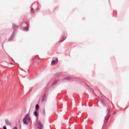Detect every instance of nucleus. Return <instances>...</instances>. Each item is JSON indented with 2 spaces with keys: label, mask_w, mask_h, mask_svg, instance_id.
Segmentation results:
<instances>
[{
  "label": "nucleus",
  "mask_w": 129,
  "mask_h": 129,
  "mask_svg": "<svg viewBox=\"0 0 129 129\" xmlns=\"http://www.w3.org/2000/svg\"><path fill=\"white\" fill-rule=\"evenodd\" d=\"M24 30H25V31H28V27H25V28H24Z\"/></svg>",
  "instance_id": "obj_11"
},
{
  "label": "nucleus",
  "mask_w": 129,
  "mask_h": 129,
  "mask_svg": "<svg viewBox=\"0 0 129 129\" xmlns=\"http://www.w3.org/2000/svg\"><path fill=\"white\" fill-rule=\"evenodd\" d=\"M5 122L7 125H11V122L9 120L6 119Z\"/></svg>",
  "instance_id": "obj_5"
},
{
  "label": "nucleus",
  "mask_w": 129,
  "mask_h": 129,
  "mask_svg": "<svg viewBox=\"0 0 129 129\" xmlns=\"http://www.w3.org/2000/svg\"><path fill=\"white\" fill-rule=\"evenodd\" d=\"M115 113H116V112L114 111L113 113V114H115Z\"/></svg>",
  "instance_id": "obj_13"
},
{
  "label": "nucleus",
  "mask_w": 129,
  "mask_h": 129,
  "mask_svg": "<svg viewBox=\"0 0 129 129\" xmlns=\"http://www.w3.org/2000/svg\"><path fill=\"white\" fill-rule=\"evenodd\" d=\"M47 99V98L46 97V95H44L42 97V101L44 102V101H46Z\"/></svg>",
  "instance_id": "obj_6"
},
{
  "label": "nucleus",
  "mask_w": 129,
  "mask_h": 129,
  "mask_svg": "<svg viewBox=\"0 0 129 129\" xmlns=\"http://www.w3.org/2000/svg\"><path fill=\"white\" fill-rule=\"evenodd\" d=\"M56 63H58V59H56V60H52V61H51V64H52V65H56Z\"/></svg>",
  "instance_id": "obj_4"
},
{
  "label": "nucleus",
  "mask_w": 129,
  "mask_h": 129,
  "mask_svg": "<svg viewBox=\"0 0 129 129\" xmlns=\"http://www.w3.org/2000/svg\"><path fill=\"white\" fill-rule=\"evenodd\" d=\"M13 129H18L17 127H15Z\"/></svg>",
  "instance_id": "obj_15"
},
{
  "label": "nucleus",
  "mask_w": 129,
  "mask_h": 129,
  "mask_svg": "<svg viewBox=\"0 0 129 129\" xmlns=\"http://www.w3.org/2000/svg\"><path fill=\"white\" fill-rule=\"evenodd\" d=\"M38 127L39 129H43L44 127V126H43V124H42V122H41V121H38Z\"/></svg>",
  "instance_id": "obj_3"
},
{
  "label": "nucleus",
  "mask_w": 129,
  "mask_h": 129,
  "mask_svg": "<svg viewBox=\"0 0 129 129\" xmlns=\"http://www.w3.org/2000/svg\"><path fill=\"white\" fill-rule=\"evenodd\" d=\"M109 112H110V109H109V112L108 113L107 116L106 117L105 122H107L108 121V119H109V117H110V115H109Z\"/></svg>",
  "instance_id": "obj_2"
},
{
  "label": "nucleus",
  "mask_w": 129,
  "mask_h": 129,
  "mask_svg": "<svg viewBox=\"0 0 129 129\" xmlns=\"http://www.w3.org/2000/svg\"><path fill=\"white\" fill-rule=\"evenodd\" d=\"M31 118H30V115L29 114H26L24 116V118H23V122L25 124H28L30 122V120Z\"/></svg>",
  "instance_id": "obj_1"
},
{
  "label": "nucleus",
  "mask_w": 129,
  "mask_h": 129,
  "mask_svg": "<svg viewBox=\"0 0 129 129\" xmlns=\"http://www.w3.org/2000/svg\"><path fill=\"white\" fill-rule=\"evenodd\" d=\"M13 28H14V29H17V28H18V26L17 25H13Z\"/></svg>",
  "instance_id": "obj_8"
},
{
  "label": "nucleus",
  "mask_w": 129,
  "mask_h": 129,
  "mask_svg": "<svg viewBox=\"0 0 129 129\" xmlns=\"http://www.w3.org/2000/svg\"><path fill=\"white\" fill-rule=\"evenodd\" d=\"M36 110H38V109H39V105L38 104L36 105Z\"/></svg>",
  "instance_id": "obj_7"
},
{
  "label": "nucleus",
  "mask_w": 129,
  "mask_h": 129,
  "mask_svg": "<svg viewBox=\"0 0 129 129\" xmlns=\"http://www.w3.org/2000/svg\"><path fill=\"white\" fill-rule=\"evenodd\" d=\"M33 9H31V13H33Z\"/></svg>",
  "instance_id": "obj_14"
},
{
  "label": "nucleus",
  "mask_w": 129,
  "mask_h": 129,
  "mask_svg": "<svg viewBox=\"0 0 129 129\" xmlns=\"http://www.w3.org/2000/svg\"><path fill=\"white\" fill-rule=\"evenodd\" d=\"M34 115H35V116H38V113L37 111L34 112Z\"/></svg>",
  "instance_id": "obj_9"
},
{
  "label": "nucleus",
  "mask_w": 129,
  "mask_h": 129,
  "mask_svg": "<svg viewBox=\"0 0 129 129\" xmlns=\"http://www.w3.org/2000/svg\"><path fill=\"white\" fill-rule=\"evenodd\" d=\"M3 128H4V129H7V127H6V126H3Z\"/></svg>",
  "instance_id": "obj_12"
},
{
  "label": "nucleus",
  "mask_w": 129,
  "mask_h": 129,
  "mask_svg": "<svg viewBox=\"0 0 129 129\" xmlns=\"http://www.w3.org/2000/svg\"><path fill=\"white\" fill-rule=\"evenodd\" d=\"M57 81H55L52 83V84H53V85H55V84H57Z\"/></svg>",
  "instance_id": "obj_10"
},
{
  "label": "nucleus",
  "mask_w": 129,
  "mask_h": 129,
  "mask_svg": "<svg viewBox=\"0 0 129 129\" xmlns=\"http://www.w3.org/2000/svg\"><path fill=\"white\" fill-rule=\"evenodd\" d=\"M10 64H13V63H11Z\"/></svg>",
  "instance_id": "obj_16"
}]
</instances>
